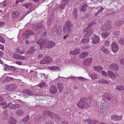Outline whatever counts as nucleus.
<instances>
[{
	"mask_svg": "<svg viewBox=\"0 0 124 124\" xmlns=\"http://www.w3.org/2000/svg\"><path fill=\"white\" fill-rule=\"evenodd\" d=\"M96 23L94 21H93L87 28H84L83 30V32H87V33L84 35V38L81 41V43L85 44L88 42L89 40V38L91 36L93 32V30L91 29V27L96 24Z\"/></svg>",
	"mask_w": 124,
	"mask_h": 124,
	"instance_id": "f257e3e1",
	"label": "nucleus"
},
{
	"mask_svg": "<svg viewBox=\"0 0 124 124\" xmlns=\"http://www.w3.org/2000/svg\"><path fill=\"white\" fill-rule=\"evenodd\" d=\"M47 34L46 32H44L37 42V44H39L41 50H42L45 47L51 48L55 44V43L54 41H49L47 39L44 40V37Z\"/></svg>",
	"mask_w": 124,
	"mask_h": 124,
	"instance_id": "f03ea898",
	"label": "nucleus"
},
{
	"mask_svg": "<svg viewBox=\"0 0 124 124\" xmlns=\"http://www.w3.org/2000/svg\"><path fill=\"white\" fill-rule=\"evenodd\" d=\"M77 106L81 109L87 108L88 106V104L86 102V99L85 98H82L77 104Z\"/></svg>",
	"mask_w": 124,
	"mask_h": 124,
	"instance_id": "7ed1b4c3",
	"label": "nucleus"
},
{
	"mask_svg": "<svg viewBox=\"0 0 124 124\" xmlns=\"http://www.w3.org/2000/svg\"><path fill=\"white\" fill-rule=\"evenodd\" d=\"M73 27V25L70 23V21L67 20L66 22V24L63 26V31L65 33L67 32L69 33L72 30Z\"/></svg>",
	"mask_w": 124,
	"mask_h": 124,
	"instance_id": "20e7f679",
	"label": "nucleus"
},
{
	"mask_svg": "<svg viewBox=\"0 0 124 124\" xmlns=\"http://www.w3.org/2000/svg\"><path fill=\"white\" fill-rule=\"evenodd\" d=\"M20 106L19 104H12V103L9 102L7 105L2 107V108L5 109L9 107L11 109H14L19 108Z\"/></svg>",
	"mask_w": 124,
	"mask_h": 124,
	"instance_id": "39448f33",
	"label": "nucleus"
},
{
	"mask_svg": "<svg viewBox=\"0 0 124 124\" xmlns=\"http://www.w3.org/2000/svg\"><path fill=\"white\" fill-rule=\"evenodd\" d=\"M17 87V85L16 84L12 83L10 85H7L5 87V88L7 91H11L16 89Z\"/></svg>",
	"mask_w": 124,
	"mask_h": 124,
	"instance_id": "423d86ee",
	"label": "nucleus"
},
{
	"mask_svg": "<svg viewBox=\"0 0 124 124\" xmlns=\"http://www.w3.org/2000/svg\"><path fill=\"white\" fill-rule=\"evenodd\" d=\"M111 25L105 23L103 25H102L101 28V30L103 31H108L112 28Z\"/></svg>",
	"mask_w": 124,
	"mask_h": 124,
	"instance_id": "0eeeda50",
	"label": "nucleus"
},
{
	"mask_svg": "<svg viewBox=\"0 0 124 124\" xmlns=\"http://www.w3.org/2000/svg\"><path fill=\"white\" fill-rule=\"evenodd\" d=\"M92 43L93 44H97L99 42L100 38L99 37L95 35H93L91 38Z\"/></svg>",
	"mask_w": 124,
	"mask_h": 124,
	"instance_id": "6e6552de",
	"label": "nucleus"
},
{
	"mask_svg": "<svg viewBox=\"0 0 124 124\" xmlns=\"http://www.w3.org/2000/svg\"><path fill=\"white\" fill-rule=\"evenodd\" d=\"M52 59L50 57L48 56L44 57L40 62V63L42 64L48 63L52 61Z\"/></svg>",
	"mask_w": 124,
	"mask_h": 124,
	"instance_id": "1a4fd4ad",
	"label": "nucleus"
},
{
	"mask_svg": "<svg viewBox=\"0 0 124 124\" xmlns=\"http://www.w3.org/2000/svg\"><path fill=\"white\" fill-rule=\"evenodd\" d=\"M52 32H55L57 34H59L61 32V27L60 25H55L54 27L52 29Z\"/></svg>",
	"mask_w": 124,
	"mask_h": 124,
	"instance_id": "9d476101",
	"label": "nucleus"
},
{
	"mask_svg": "<svg viewBox=\"0 0 124 124\" xmlns=\"http://www.w3.org/2000/svg\"><path fill=\"white\" fill-rule=\"evenodd\" d=\"M111 49L113 52H116L119 49L117 44L115 42H113L111 45Z\"/></svg>",
	"mask_w": 124,
	"mask_h": 124,
	"instance_id": "9b49d317",
	"label": "nucleus"
},
{
	"mask_svg": "<svg viewBox=\"0 0 124 124\" xmlns=\"http://www.w3.org/2000/svg\"><path fill=\"white\" fill-rule=\"evenodd\" d=\"M97 120H91L90 119H85L84 120V123L86 124H97Z\"/></svg>",
	"mask_w": 124,
	"mask_h": 124,
	"instance_id": "f8f14e48",
	"label": "nucleus"
},
{
	"mask_svg": "<svg viewBox=\"0 0 124 124\" xmlns=\"http://www.w3.org/2000/svg\"><path fill=\"white\" fill-rule=\"evenodd\" d=\"M4 68V70L5 71L8 70H10L11 71H15V68L12 66H9V65L6 64H4L3 65Z\"/></svg>",
	"mask_w": 124,
	"mask_h": 124,
	"instance_id": "ddd939ff",
	"label": "nucleus"
},
{
	"mask_svg": "<svg viewBox=\"0 0 124 124\" xmlns=\"http://www.w3.org/2000/svg\"><path fill=\"white\" fill-rule=\"evenodd\" d=\"M118 66L117 64L113 63L109 66V69L112 70H113L117 71L118 69Z\"/></svg>",
	"mask_w": 124,
	"mask_h": 124,
	"instance_id": "4468645a",
	"label": "nucleus"
},
{
	"mask_svg": "<svg viewBox=\"0 0 124 124\" xmlns=\"http://www.w3.org/2000/svg\"><path fill=\"white\" fill-rule=\"evenodd\" d=\"M92 62V59L89 58L84 59L83 61V63L84 65L86 66H88L91 64Z\"/></svg>",
	"mask_w": 124,
	"mask_h": 124,
	"instance_id": "2eb2a0df",
	"label": "nucleus"
},
{
	"mask_svg": "<svg viewBox=\"0 0 124 124\" xmlns=\"http://www.w3.org/2000/svg\"><path fill=\"white\" fill-rule=\"evenodd\" d=\"M34 35V33L31 31H28L26 32V33L23 34V38L24 39H27L30 37L29 35Z\"/></svg>",
	"mask_w": 124,
	"mask_h": 124,
	"instance_id": "dca6fc26",
	"label": "nucleus"
},
{
	"mask_svg": "<svg viewBox=\"0 0 124 124\" xmlns=\"http://www.w3.org/2000/svg\"><path fill=\"white\" fill-rule=\"evenodd\" d=\"M57 91V88L54 85L52 86L50 88V92L52 94H55Z\"/></svg>",
	"mask_w": 124,
	"mask_h": 124,
	"instance_id": "f3484780",
	"label": "nucleus"
},
{
	"mask_svg": "<svg viewBox=\"0 0 124 124\" xmlns=\"http://www.w3.org/2000/svg\"><path fill=\"white\" fill-rule=\"evenodd\" d=\"M122 117V115L119 116L114 115L111 116V119L115 121L120 120L121 119Z\"/></svg>",
	"mask_w": 124,
	"mask_h": 124,
	"instance_id": "a211bd4d",
	"label": "nucleus"
},
{
	"mask_svg": "<svg viewBox=\"0 0 124 124\" xmlns=\"http://www.w3.org/2000/svg\"><path fill=\"white\" fill-rule=\"evenodd\" d=\"M80 53V50L79 48H76L73 51H71L70 53L72 55H75L79 54Z\"/></svg>",
	"mask_w": 124,
	"mask_h": 124,
	"instance_id": "6ab92c4d",
	"label": "nucleus"
},
{
	"mask_svg": "<svg viewBox=\"0 0 124 124\" xmlns=\"http://www.w3.org/2000/svg\"><path fill=\"white\" fill-rule=\"evenodd\" d=\"M48 113L49 116H51L52 118L55 117L56 118H57L58 120H60V118H59V115L58 114L57 115H55L54 113H52L51 112L48 111H46Z\"/></svg>",
	"mask_w": 124,
	"mask_h": 124,
	"instance_id": "aec40b11",
	"label": "nucleus"
},
{
	"mask_svg": "<svg viewBox=\"0 0 124 124\" xmlns=\"http://www.w3.org/2000/svg\"><path fill=\"white\" fill-rule=\"evenodd\" d=\"M107 73L108 76L111 78L115 79L116 78V76L115 74L112 71H107Z\"/></svg>",
	"mask_w": 124,
	"mask_h": 124,
	"instance_id": "412c9836",
	"label": "nucleus"
},
{
	"mask_svg": "<svg viewBox=\"0 0 124 124\" xmlns=\"http://www.w3.org/2000/svg\"><path fill=\"white\" fill-rule=\"evenodd\" d=\"M93 68L95 71L98 72H100L101 70L103 69V67L100 65L94 66L93 67Z\"/></svg>",
	"mask_w": 124,
	"mask_h": 124,
	"instance_id": "4be33fe9",
	"label": "nucleus"
},
{
	"mask_svg": "<svg viewBox=\"0 0 124 124\" xmlns=\"http://www.w3.org/2000/svg\"><path fill=\"white\" fill-rule=\"evenodd\" d=\"M43 27V25L41 23H38L34 26L33 29L34 30H37L40 29H42Z\"/></svg>",
	"mask_w": 124,
	"mask_h": 124,
	"instance_id": "5701e85b",
	"label": "nucleus"
},
{
	"mask_svg": "<svg viewBox=\"0 0 124 124\" xmlns=\"http://www.w3.org/2000/svg\"><path fill=\"white\" fill-rule=\"evenodd\" d=\"M100 49L101 50L104 52L105 54H108L110 53V52L106 48L104 47V46H101Z\"/></svg>",
	"mask_w": 124,
	"mask_h": 124,
	"instance_id": "b1692460",
	"label": "nucleus"
},
{
	"mask_svg": "<svg viewBox=\"0 0 124 124\" xmlns=\"http://www.w3.org/2000/svg\"><path fill=\"white\" fill-rule=\"evenodd\" d=\"M49 69L52 70L53 71H59L60 70V69L57 66H52L51 67H48Z\"/></svg>",
	"mask_w": 124,
	"mask_h": 124,
	"instance_id": "393cba45",
	"label": "nucleus"
},
{
	"mask_svg": "<svg viewBox=\"0 0 124 124\" xmlns=\"http://www.w3.org/2000/svg\"><path fill=\"white\" fill-rule=\"evenodd\" d=\"M19 13L18 11H15L12 12L11 13V16L12 17L16 18L19 16Z\"/></svg>",
	"mask_w": 124,
	"mask_h": 124,
	"instance_id": "a878e982",
	"label": "nucleus"
},
{
	"mask_svg": "<svg viewBox=\"0 0 124 124\" xmlns=\"http://www.w3.org/2000/svg\"><path fill=\"white\" fill-rule=\"evenodd\" d=\"M36 50V49L34 47H31L29 48V50L27 51V54H31L34 52Z\"/></svg>",
	"mask_w": 124,
	"mask_h": 124,
	"instance_id": "bb28decb",
	"label": "nucleus"
},
{
	"mask_svg": "<svg viewBox=\"0 0 124 124\" xmlns=\"http://www.w3.org/2000/svg\"><path fill=\"white\" fill-rule=\"evenodd\" d=\"M99 83L100 84L104 85L105 84H108L109 83L108 81L103 79H100L99 82Z\"/></svg>",
	"mask_w": 124,
	"mask_h": 124,
	"instance_id": "cd10ccee",
	"label": "nucleus"
},
{
	"mask_svg": "<svg viewBox=\"0 0 124 124\" xmlns=\"http://www.w3.org/2000/svg\"><path fill=\"white\" fill-rule=\"evenodd\" d=\"M34 95L37 96H42L43 94L40 93V90L39 88V87L37 89H36L35 90L34 93Z\"/></svg>",
	"mask_w": 124,
	"mask_h": 124,
	"instance_id": "c85d7f7f",
	"label": "nucleus"
},
{
	"mask_svg": "<svg viewBox=\"0 0 124 124\" xmlns=\"http://www.w3.org/2000/svg\"><path fill=\"white\" fill-rule=\"evenodd\" d=\"M116 89L119 91L124 90V85H119L116 86Z\"/></svg>",
	"mask_w": 124,
	"mask_h": 124,
	"instance_id": "c756f323",
	"label": "nucleus"
},
{
	"mask_svg": "<svg viewBox=\"0 0 124 124\" xmlns=\"http://www.w3.org/2000/svg\"><path fill=\"white\" fill-rule=\"evenodd\" d=\"M88 53L86 52H83L79 55V57L81 58H84L88 55Z\"/></svg>",
	"mask_w": 124,
	"mask_h": 124,
	"instance_id": "7c9ffc66",
	"label": "nucleus"
},
{
	"mask_svg": "<svg viewBox=\"0 0 124 124\" xmlns=\"http://www.w3.org/2000/svg\"><path fill=\"white\" fill-rule=\"evenodd\" d=\"M47 85L46 84L45 82L42 83L41 84L39 85H38L35 86V87H37V86H38V87L39 88V86H40V88H43L45 87H46L47 86Z\"/></svg>",
	"mask_w": 124,
	"mask_h": 124,
	"instance_id": "2f4dec72",
	"label": "nucleus"
},
{
	"mask_svg": "<svg viewBox=\"0 0 124 124\" xmlns=\"http://www.w3.org/2000/svg\"><path fill=\"white\" fill-rule=\"evenodd\" d=\"M16 120L14 118L11 117L9 121V124H16Z\"/></svg>",
	"mask_w": 124,
	"mask_h": 124,
	"instance_id": "473e14b6",
	"label": "nucleus"
},
{
	"mask_svg": "<svg viewBox=\"0 0 124 124\" xmlns=\"http://www.w3.org/2000/svg\"><path fill=\"white\" fill-rule=\"evenodd\" d=\"M57 86L59 91L62 92L63 88V85L61 83H59L58 84Z\"/></svg>",
	"mask_w": 124,
	"mask_h": 124,
	"instance_id": "72a5a7b5",
	"label": "nucleus"
},
{
	"mask_svg": "<svg viewBox=\"0 0 124 124\" xmlns=\"http://www.w3.org/2000/svg\"><path fill=\"white\" fill-rule=\"evenodd\" d=\"M100 107L103 110H105L107 109V106L103 103H101V104Z\"/></svg>",
	"mask_w": 124,
	"mask_h": 124,
	"instance_id": "f704fd0d",
	"label": "nucleus"
},
{
	"mask_svg": "<svg viewBox=\"0 0 124 124\" xmlns=\"http://www.w3.org/2000/svg\"><path fill=\"white\" fill-rule=\"evenodd\" d=\"M32 3H29L23 5L22 6L23 7H25L26 8H27L30 7H31L32 6Z\"/></svg>",
	"mask_w": 124,
	"mask_h": 124,
	"instance_id": "c9c22d12",
	"label": "nucleus"
},
{
	"mask_svg": "<svg viewBox=\"0 0 124 124\" xmlns=\"http://www.w3.org/2000/svg\"><path fill=\"white\" fill-rule=\"evenodd\" d=\"M24 113V112L21 110H17L16 115L18 116H21L23 115Z\"/></svg>",
	"mask_w": 124,
	"mask_h": 124,
	"instance_id": "e433bc0d",
	"label": "nucleus"
},
{
	"mask_svg": "<svg viewBox=\"0 0 124 124\" xmlns=\"http://www.w3.org/2000/svg\"><path fill=\"white\" fill-rule=\"evenodd\" d=\"M87 7V5L86 4H84L82 5L80 9L81 11L82 12L85 11Z\"/></svg>",
	"mask_w": 124,
	"mask_h": 124,
	"instance_id": "4c0bfd02",
	"label": "nucleus"
},
{
	"mask_svg": "<svg viewBox=\"0 0 124 124\" xmlns=\"http://www.w3.org/2000/svg\"><path fill=\"white\" fill-rule=\"evenodd\" d=\"M109 35V33L106 32H103L101 34V37L103 38H105L107 37Z\"/></svg>",
	"mask_w": 124,
	"mask_h": 124,
	"instance_id": "58836bf2",
	"label": "nucleus"
},
{
	"mask_svg": "<svg viewBox=\"0 0 124 124\" xmlns=\"http://www.w3.org/2000/svg\"><path fill=\"white\" fill-rule=\"evenodd\" d=\"M124 22L123 21L120 20L116 22V25L118 26H120L122 24H123Z\"/></svg>",
	"mask_w": 124,
	"mask_h": 124,
	"instance_id": "ea45409f",
	"label": "nucleus"
},
{
	"mask_svg": "<svg viewBox=\"0 0 124 124\" xmlns=\"http://www.w3.org/2000/svg\"><path fill=\"white\" fill-rule=\"evenodd\" d=\"M90 76L91 78L93 79H96L97 77V75L95 74L94 73L90 75Z\"/></svg>",
	"mask_w": 124,
	"mask_h": 124,
	"instance_id": "a19ab883",
	"label": "nucleus"
},
{
	"mask_svg": "<svg viewBox=\"0 0 124 124\" xmlns=\"http://www.w3.org/2000/svg\"><path fill=\"white\" fill-rule=\"evenodd\" d=\"M105 98L108 100H110L112 98V97L109 94H106L105 96Z\"/></svg>",
	"mask_w": 124,
	"mask_h": 124,
	"instance_id": "79ce46f5",
	"label": "nucleus"
},
{
	"mask_svg": "<svg viewBox=\"0 0 124 124\" xmlns=\"http://www.w3.org/2000/svg\"><path fill=\"white\" fill-rule=\"evenodd\" d=\"M73 15L74 16L75 18H76L77 17V10L76 8H75L73 12Z\"/></svg>",
	"mask_w": 124,
	"mask_h": 124,
	"instance_id": "37998d69",
	"label": "nucleus"
},
{
	"mask_svg": "<svg viewBox=\"0 0 124 124\" xmlns=\"http://www.w3.org/2000/svg\"><path fill=\"white\" fill-rule=\"evenodd\" d=\"M16 51L17 53H20L21 54H24L25 52V51L24 50H21L20 49L18 48L17 49Z\"/></svg>",
	"mask_w": 124,
	"mask_h": 124,
	"instance_id": "c03bdc74",
	"label": "nucleus"
},
{
	"mask_svg": "<svg viewBox=\"0 0 124 124\" xmlns=\"http://www.w3.org/2000/svg\"><path fill=\"white\" fill-rule=\"evenodd\" d=\"M24 92L25 93L29 95H30L32 94V92L31 91L26 90H25Z\"/></svg>",
	"mask_w": 124,
	"mask_h": 124,
	"instance_id": "a18cd8bd",
	"label": "nucleus"
},
{
	"mask_svg": "<svg viewBox=\"0 0 124 124\" xmlns=\"http://www.w3.org/2000/svg\"><path fill=\"white\" fill-rule=\"evenodd\" d=\"M0 42L3 43H4L5 42L4 39L1 36H0Z\"/></svg>",
	"mask_w": 124,
	"mask_h": 124,
	"instance_id": "49530a36",
	"label": "nucleus"
},
{
	"mask_svg": "<svg viewBox=\"0 0 124 124\" xmlns=\"http://www.w3.org/2000/svg\"><path fill=\"white\" fill-rule=\"evenodd\" d=\"M29 119V116H27L22 120L24 122H27Z\"/></svg>",
	"mask_w": 124,
	"mask_h": 124,
	"instance_id": "de8ad7c7",
	"label": "nucleus"
},
{
	"mask_svg": "<svg viewBox=\"0 0 124 124\" xmlns=\"http://www.w3.org/2000/svg\"><path fill=\"white\" fill-rule=\"evenodd\" d=\"M119 42L121 45H123L124 44V39H121L119 40Z\"/></svg>",
	"mask_w": 124,
	"mask_h": 124,
	"instance_id": "09e8293b",
	"label": "nucleus"
},
{
	"mask_svg": "<svg viewBox=\"0 0 124 124\" xmlns=\"http://www.w3.org/2000/svg\"><path fill=\"white\" fill-rule=\"evenodd\" d=\"M99 8L100 10H99V11L97 12V14H99V13H101L102 12L104 9V8L103 7H100Z\"/></svg>",
	"mask_w": 124,
	"mask_h": 124,
	"instance_id": "8fccbe9b",
	"label": "nucleus"
},
{
	"mask_svg": "<svg viewBox=\"0 0 124 124\" xmlns=\"http://www.w3.org/2000/svg\"><path fill=\"white\" fill-rule=\"evenodd\" d=\"M20 55H18L16 54H14V58L18 59H19Z\"/></svg>",
	"mask_w": 124,
	"mask_h": 124,
	"instance_id": "3c124183",
	"label": "nucleus"
},
{
	"mask_svg": "<svg viewBox=\"0 0 124 124\" xmlns=\"http://www.w3.org/2000/svg\"><path fill=\"white\" fill-rule=\"evenodd\" d=\"M109 44V41L108 40H106L105 41V44L106 46H108Z\"/></svg>",
	"mask_w": 124,
	"mask_h": 124,
	"instance_id": "603ef678",
	"label": "nucleus"
},
{
	"mask_svg": "<svg viewBox=\"0 0 124 124\" xmlns=\"http://www.w3.org/2000/svg\"><path fill=\"white\" fill-rule=\"evenodd\" d=\"M120 34L119 31H116L115 33V35L116 37H117V36L120 35Z\"/></svg>",
	"mask_w": 124,
	"mask_h": 124,
	"instance_id": "864d4df0",
	"label": "nucleus"
},
{
	"mask_svg": "<svg viewBox=\"0 0 124 124\" xmlns=\"http://www.w3.org/2000/svg\"><path fill=\"white\" fill-rule=\"evenodd\" d=\"M120 62L121 64L124 65V57L120 59Z\"/></svg>",
	"mask_w": 124,
	"mask_h": 124,
	"instance_id": "5fc2aeb1",
	"label": "nucleus"
},
{
	"mask_svg": "<svg viewBox=\"0 0 124 124\" xmlns=\"http://www.w3.org/2000/svg\"><path fill=\"white\" fill-rule=\"evenodd\" d=\"M101 74L102 75L106 76H107V72L105 71H101Z\"/></svg>",
	"mask_w": 124,
	"mask_h": 124,
	"instance_id": "6e6d98bb",
	"label": "nucleus"
},
{
	"mask_svg": "<svg viewBox=\"0 0 124 124\" xmlns=\"http://www.w3.org/2000/svg\"><path fill=\"white\" fill-rule=\"evenodd\" d=\"M25 57L24 56H23L21 55L19 56V60H23L25 59Z\"/></svg>",
	"mask_w": 124,
	"mask_h": 124,
	"instance_id": "4d7b16f0",
	"label": "nucleus"
},
{
	"mask_svg": "<svg viewBox=\"0 0 124 124\" xmlns=\"http://www.w3.org/2000/svg\"><path fill=\"white\" fill-rule=\"evenodd\" d=\"M24 0H16V3L17 4L19 2H23Z\"/></svg>",
	"mask_w": 124,
	"mask_h": 124,
	"instance_id": "13d9d810",
	"label": "nucleus"
},
{
	"mask_svg": "<svg viewBox=\"0 0 124 124\" xmlns=\"http://www.w3.org/2000/svg\"><path fill=\"white\" fill-rule=\"evenodd\" d=\"M1 5L5 7L7 6V4L5 1H3Z\"/></svg>",
	"mask_w": 124,
	"mask_h": 124,
	"instance_id": "bf43d9fd",
	"label": "nucleus"
},
{
	"mask_svg": "<svg viewBox=\"0 0 124 124\" xmlns=\"http://www.w3.org/2000/svg\"><path fill=\"white\" fill-rule=\"evenodd\" d=\"M16 64L20 65H21L22 63V62L20 61H16Z\"/></svg>",
	"mask_w": 124,
	"mask_h": 124,
	"instance_id": "052dcab7",
	"label": "nucleus"
},
{
	"mask_svg": "<svg viewBox=\"0 0 124 124\" xmlns=\"http://www.w3.org/2000/svg\"><path fill=\"white\" fill-rule=\"evenodd\" d=\"M43 54H39L38 55V58H40L43 57Z\"/></svg>",
	"mask_w": 124,
	"mask_h": 124,
	"instance_id": "680f3d73",
	"label": "nucleus"
},
{
	"mask_svg": "<svg viewBox=\"0 0 124 124\" xmlns=\"http://www.w3.org/2000/svg\"><path fill=\"white\" fill-rule=\"evenodd\" d=\"M4 46L3 45L0 44V49L2 50H3L4 49Z\"/></svg>",
	"mask_w": 124,
	"mask_h": 124,
	"instance_id": "e2e57ef3",
	"label": "nucleus"
},
{
	"mask_svg": "<svg viewBox=\"0 0 124 124\" xmlns=\"http://www.w3.org/2000/svg\"><path fill=\"white\" fill-rule=\"evenodd\" d=\"M46 124H54L53 122L52 121H49L48 122H47L46 123Z\"/></svg>",
	"mask_w": 124,
	"mask_h": 124,
	"instance_id": "0e129e2a",
	"label": "nucleus"
},
{
	"mask_svg": "<svg viewBox=\"0 0 124 124\" xmlns=\"http://www.w3.org/2000/svg\"><path fill=\"white\" fill-rule=\"evenodd\" d=\"M6 103V101H3L2 102H1L0 103V104L1 106H3Z\"/></svg>",
	"mask_w": 124,
	"mask_h": 124,
	"instance_id": "69168bd1",
	"label": "nucleus"
},
{
	"mask_svg": "<svg viewBox=\"0 0 124 124\" xmlns=\"http://www.w3.org/2000/svg\"><path fill=\"white\" fill-rule=\"evenodd\" d=\"M5 116V117H4H4H3V118L4 119H5L7 117V116H8V115L7 114H6L4 115Z\"/></svg>",
	"mask_w": 124,
	"mask_h": 124,
	"instance_id": "338daca9",
	"label": "nucleus"
},
{
	"mask_svg": "<svg viewBox=\"0 0 124 124\" xmlns=\"http://www.w3.org/2000/svg\"><path fill=\"white\" fill-rule=\"evenodd\" d=\"M77 78H78L79 79L81 80H83L84 79V78L82 77H77Z\"/></svg>",
	"mask_w": 124,
	"mask_h": 124,
	"instance_id": "774afa93",
	"label": "nucleus"
}]
</instances>
